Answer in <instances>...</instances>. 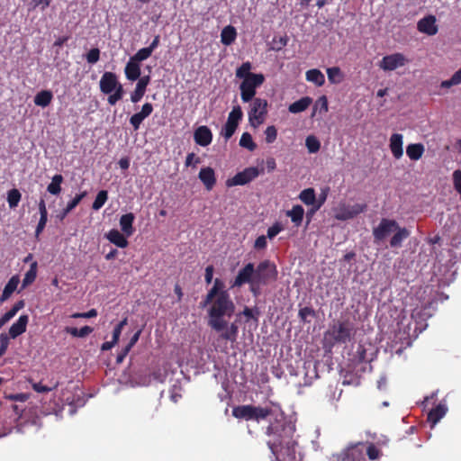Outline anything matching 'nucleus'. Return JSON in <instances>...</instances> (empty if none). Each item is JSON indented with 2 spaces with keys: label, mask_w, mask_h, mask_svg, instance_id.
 <instances>
[{
  "label": "nucleus",
  "mask_w": 461,
  "mask_h": 461,
  "mask_svg": "<svg viewBox=\"0 0 461 461\" xmlns=\"http://www.w3.org/2000/svg\"><path fill=\"white\" fill-rule=\"evenodd\" d=\"M240 146L249 149V151H253L257 148V145L253 141L251 134L249 132H244L241 135V138L240 140Z\"/></svg>",
  "instance_id": "nucleus-40"
},
{
  "label": "nucleus",
  "mask_w": 461,
  "mask_h": 461,
  "mask_svg": "<svg viewBox=\"0 0 461 461\" xmlns=\"http://www.w3.org/2000/svg\"><path fill=\"white\" fill-rule=\"evenodd\" d=\"M37 276V262L32 263L30 266V269L25 273L24 278L23 280L22 287L25 288L26 286L32 284Z\"/></svg>",
  "instance_id": "nucleus-37"
},
{
  "label": "nucleus",
  "mask_w": 461,
  "mask_h": 461,
  "mask_svg": "<svg viewBox=\"0 0 461 461\" xmlns=\"http://www.w3.org/2000/svg\"><path fill=\"white\" fill-rule=\"evenodd\" d=\"M328 79L331 84H339L343 79V75L339 67L327 68Z\"/></svg>",
  "instance_id": "nucleus-38"
},
{
  "label": "nucleus",
  "mask_w": 461,
  "mask_h": 461,
  "mask_svg": "<svg viewBox=\"0 0 461 461\" xmlns=\"http://www.w3.org/2000/svg\"><path fill=\"white\" fill-rule=\"evenodd\" d=\"M213 277V267L212 265L207 266L205 268L204 279L206 284H211Z\"/></svg>",
  "instance_id": "nucleus-61"
},
{
  "label": "nucleus",
  "mask_w": 461,
  "mask_h": 461,
  "mask_svg": "<svg viewBox=\"0 0 461 461\" xmlns=\"http://www.w3.org/2000/svg\"><path fill=\"white\" fill-rule=\"evenodd\" d=\"M47 221H48V217H40V221L38 222V225L36 227V230H35V233L36 235L38 236L41 232H42V230H44L45 226H46V223H47Z\"/></svg>",
  "instance_id": "nucleus-62"
},
{
  "label": "nucleus",
  "mask_w": 461,
  "mask_h": 461,
  "mask_svg": "<svg viewBox=\"0 0 461 461\" xmlns=\"http://www.w3.org/2000/svg\"><path fill=\"white\" fill-rule=\"evenodd\" d=\"M447 408L444 404H438L433 408L428 414V420L434 427L446 414Z\"/></svg>",
  "instance_id": "nucleus-26"
},
{
  "label": "nucleus",
  "mask_w": 461,
  "mask_h": 461,
  "mask_svg": "<svg viewBox=\"0 0 461 461\" xmlns=\"http://www.w3.org/2000/svg\"><path fill=\"white\" fill-rule=\"evenodd\" d=\"M424 152V146L421 143L410 144L406 148V154L411 160H418Z\"/></svg>",
  "instance_id": "nucleus-31"
},
{
  "label": "nucleus",
  "mask_w": 461,
  "mask_h": 461,
  "mask_svg": "<svg viewBox=\"0 0 461 461\" xmlns=\"http://www.w3.org/2000/svg\"><path fill=\"white\" fill-rule=\"evenodd\" d=\"M461 84V68L456 71L452 77L447 79L444 80L440 84L441 88H449L453 86H457Z\"/></svg>",
  "instance_id": "nucleus-41"
},
{
  "label": "nucleus",
  "mask_w": 461,
  "mask_h": 461,
  "mask_svg": "<svg viewBox=\"0 0 461 461\" xmlns=\"http://www.w3.org/2000/svg\"><path fill=\"white\" fill-rule=\"evenodd\" d=\"M150 82L149 76H144L139 78L135 90L131 95V101L134 104L139 103L146 93L148 85Z\"/></svg>",
  "instance_id": "nucleus-15"
},
{
  "label": "nucleus",
  "mask_w": 461,
  "mask_h": 461,
  "mask_svg": "<svg viewBox=\"0 0 461 461\" xmlns=\"http://www.w3.org/2000/svg\"><path fill=\"white\" fill-rule=\"evenodd\" d=\"M97 316V311L95 309H91L86 312H76L71 315L74 319H89Z\"/></svg>",
  "instance_id": "nucleus-52"
},
{
  "label": "nucleus",
  "mask_w": 461,
  "mask_h": 461,
  "mask_svg": "<svg viewBox=\"0 0 461 461\" xmlns=\"http://www.w3.org/2000/svg\"><path fill=\"white\" fill-rule=\"evenodd\" d=\"M236 37V29L232 25H227L221 30V42L225 46H230L234 42Z\"/></svg>",
  "instance_id": "nucleus-28"
},
{
  "label": "nucleus",
  "mask_w": 461,
  "mask_h": 461,
  "mask_svg": "<svg viewBox=\"0 0 461 461\" xmlns=\"http://www.w3.org/2000/svg\"><path fill=\"white\" fill-rule=\"evenodd\" d=\"M260 314L259 309L258 307L249 308L245 306L242 312H239L236 316L237 319L243 315L246 318V322H249L250 320H253L255 322L258 321V316Z\"/></svg>",
  "instance_id": "nucleus-34"
},
{
  "label": "nucleus",
  "mask_w": 461,
  "mask_h": 461,
  "mask_svg": "<svg viewBox=\"0 0 461 461\" xmlns=\"http://www.w3.org/2000/svg\"><path fill=\"white\" fill-rule=\"evenodd\" d=\"M135 220V215L132 212H129L123 214L120 218V227L122 233L126 237H130L134 233L133 221Z\"/></svg>",
  "instance_id": "nucleus-19"
},
{
  "label": "nucleus",
  "mask_w": 461,
  "mask_h": 461,
  "mask_svg": "<svg viewBox=\"0 0 461 461\" xmlns=\"http://www.w3.org/2000/svg\"><path fill=\"white\" fill-rule=\"evenodd\" d=\"M255 267L253 263H248L244 267L240 269L235 277L232 286L240 287L244 284H250L254 279Z\"/></svg>",
  "instance_id": "nucleus-11"
},
{
  "label": "nucleus",
  "mask_w": 461,
  "mask_h": 461,
  "mask_svg": "<svg viewBox=\"0 0 461 461\" xmlns=\"http://www.w3.org/2000/svg\"><path fill=\"white\" fill-rule=\"evenodd\" d=\"M108 199V193L106 190H101L100 192H98L93 204H92V208L95 210V211H98L99 209H101L104 204L106 203Z\"/></svg>",
  "instance_id": "nucleus-42"
},
{
  "label": "nucleus",
  "mask_w": 461,
  "mask_h": 461,
  "mask_svg": "<svg viewBox=\"0 0 461 461\" xmlns=\"http://www.w3.org/2000/svg\"><path fill=\"white\" fill-rule=\"evenodd\" d=\"M130 350L131 348L125 346V348L117 355L116 362L119 364L122 363L128 355V353L130 352Z\"/></svg>",
  "instance_id": "nucleus-63"
},
{
  "label": "nucleus",
  "mask_w": 461,
  "mask_h": 461,
  "mask_svg": "<svg viewBox=\"0 0 461 461\" xmlns=\"http://www.w3.org/2000/svg\"><path fill=\"white\" fill-rule=\"evenodd\" d=\"M305 146L310 153H316L320 150L321 142L312 135H310L305 140Z\"/></svg>",
  "instance_id": "nucleus-43"
},
{
  "label": "nucleus",
  "mask_w": 461,
  "mask_h": 461,
  "mask_svg": "<svg viewBox=\"0 0 461 461\" xmlns=\"http://www.w3.org/2000/svg\"><path fill=\"white\" fill-rule=\"evenodd\" d=\"M265 80L262 74L249 75V77L245 78L240 86V97L243 103H249L252 101L256 95V89L260 86Z\"/></svg>",
  "instance_id": "nucleus-4"
},
{
  "label": "nucleus",
  "mask_w": 461,
  "mask_h": 461,
  "mask_svg": "<svg viewBox=\"0 0 461 461\" xmlns=\"http://www.w3.org/2000/svg\"><path fill=\"white\" fill-rule=\"evenodd\" d=\"M366 454L369 459L375 460L379 456V450L375 445L371 444L367 447Z\"/></svg>",
  "instance_id": "nucleus-56"
},
{
  "label": "nucleus",
  "mask_w": 461,
  "mask_h": 461,
  "mask_svg": "<svg viewBox=\"0 0 461 461\" xmlns=\"http://www.w3.org/2000/svg\"><path fill=\"white\" fill-rule=\"evenodd\" d=\"M140 333H141V330H139L138 331H136L133 336L131 338L129 343L126 345L127 347H129L131 349V348L137 343V341L139 340L140 339Z\"/></svg>",
  "instance_id": "nucleus-64"
},
{
  "label": "nucleus",
  "mask_w": 461,
  "mask_h": 461,
  "mask_svg": "<svg viewBox=\"0 0 461 461\" xmlns=\"http://www.w3.org/2000/svg\"><path fill=\"white\" fill-rule=\"evenodd\" d=\"M337 343H348L355 335L354 325L348 320L339 321L327 332Z\"/></svg>",
  "instance_id": "nucleus-3"
},
{
  "label": "nucleus",
  "mask_w": 461,
  "mask_h": 461,
  "mask_svg": "<svg viewBox=\"0 0 461 461\" xmlns=\"http://www.w3.org/2000/svg\"><path fill=\"white\" fill-rule=\"evenodd\" d=\"M242 116L243 113L241 107L240 105L234 106L229 113L227 122L221 131V135L223 136L226 140L232 137L239 125V122L242 119Z\"/></svg>",
  "instance_id": "nucleus-8"
},
{
  "label": "nucleus",
  "mask_w": 461,
  "mask_h": 461,
  "mask_svg": "<svg viewBox=\"0 0 461 461\" xmlns=\"http://www.w3.org/2000/svg\"><path fill=\"white\" fill-rule=\"evenodd\" d=\"M127 324V318L121 321L113 329L112 340L117 344L123 327Z\"/></svg>",
  "instance_id": "nucleus-50"
},
{
  "label": "nucleus",
  "mask_w": 461,
  "mask_h": 461,
  "mask_svg": "<svg viewBox=\"0 0 461 461\" xmlns=\"http://www.w3.org/2000/svg\"><path fill=\"white\" fill-rule=\"evenodd\" d=\"M251 69V63L249 61L242 63V65L237 68L236 70V77L238 78H245L249 77V75H255L254 73L250 72Z\"/></svg>",
  "instance_id": "nucleus-44"
},
{
  "label": "nucleus",
  "mask_w": 461,
  "mask_h": 461,
  "mask_svg": "<svg viewBox=\"0 0 461 461\" xmlns=\"http://www.w3.org/2000/svg\"><path fill=\"white\" fill-rule=\"evenodd\" d=\"M52 0H32L33 8L41 6V10L44 11L51 3Z\"/></svg>",
  "instance_id": "nucleus-57"
},
{
  "label": "nucleus",
  "mask_w": 461,
  "mask_h": 461,
  "mask_svg": "<svg viewBox=\"0 0 461 461\" xmlns=\"http://www.w3.org/2000/svg\"><path fill=\"white\" fill-rule=\"evenodd\" d=\"M86 195V192H82L78 194H77L68 203L67 206L57 215L59 221H63L67 215L74 210L78 203L84 199Z\"/></svg>",
  "instance_id": "nucleus-24"
},
{
  "label": "nucleus",
  "mask_w": 461,
  "mask_h": 461,
  "mask_svg": "<svg viewBox=\"0 0 461 461\" xmlns=\"http://www.w3.org/2000/svg\"><path fill=\"white\" fill-rule=\"evenodd\" d=\"M64 178L60 174L53 176L51 182L47 186V191L53 195H58L61 192V184Z\"/></svg>",
  "instance_id": "nucleus-33"
},
{
  "label": "nucleus",
  "mask_w": 461,
  "mask_h": 461,
  "mask_svg": "<svg viewBox=\"0 0 461 461\" xmlns=\"http://www.w3.org/2000/svg\"><path fill=\"white\" fill-rule=\"evenodd\" d=\"M198 177L208 191L212 190L216 183L214 170L210 167L201 168Z\"/></svg>",
  "instance_id": "nucleus-17"
},
{
  "label": "nucleus",
  "mask_w": 461,
  "mask_h": 461,
  "mask_svg": "<svg viewBox=\"0 0 461 461\" xmlns=\"http://www.w3.org/2000/svg\"><path fill=\"white\" fill-rule=\"evenodd\" d=\"M22 194L18 189H11L7 193V202L9 204V207L11 209L15 208L18 206L19 202L21 201Z\"/></svg>",
  "instance_id": "nucleus-39"
},
{
  "label": "nucleus",
  "mask_w": 461,
  "mask_h": 461,
  "mask_svg": "<svg viewBox=\"0 0 461 461\" xmlns=\"http://www.w3.org/2000/svg\"><path fill=\"white\" fill-rule=\"evenodd\" d=\"M267 238L264 235H261L257 238L255 240L254 247L257 249H264L267 247Z\"/></svg>",
  "instance_id": "nucleus-59"
},
{
  "label": "nucleus",
  "mask_w": 461,
  "mask_h": 461,
  "mask_svg": "<svg viewBox=\"0 0 461 461\" xmlns=\"http://www.w3.org/2000/svg\"><path fill=\"white\" fill-rule=\"evenodd\" d=\"M312 99L309 96L302 97L301 99L294 102L288 107L291 113H299L305 111L312 104Z\"/></svg>",
  "instance_id": "nucleus-27"
},
{
  "label": "nucleus",
  "mask_w": 461,
  "mask_h": 461,
  "mask_svg": "<svg viewBox=\"0 0 461 461\" xmlns=\"http://www.w3.org/2000/svg\"><path fill=\"white\" fill-rule=\"evenodd\" d=\"M89 64H95L100 59V50L98 48L91 49L86 55Z\"/></svg>",
  "instance_id": "nucleus-49"
},
{
  "label": "nucleus",
  "mask_w": 461,
  "mask_h": 461,
  "mask_svg": "<svg viewBox=\"0 0 461 461\" xmlns=\"http://www.w3.org/2000/svg\"><path fill=\"white\" fill-rule=\"evenodd\" d=\"M146 119V117L141 113V112H139V113H134L131 118H130V123L131 124V126L133 127V129L135 131L139 130L140 129V124L142 123V122Z\"/></svg>",
  "instance_id": "nucleus-47"
},
{
  "label": "nucleus",
  "mask_w": 461,
  "mask_h": 461,
  "mask_svg": "<svg viewBox=\"0 0 461 461\" xmlns=\"http://www.w3.org/2000/svg\"><path fill=\"white\" fill-rule=\"evenodd\" d=\"M199 163H201V159H200V158H195L194 153H189L186 156L185 162V167H191V166L195 167Z\"/></svg>",
  "instance_id": "nucleus-54"
},
{
  "label": "nucleus",
  "mask_w": 461,
  "mask_h": 461,
  "mask_svg": "<svg viewBox=\"0 0 461 461\" xmlns=\"http://www.w3.org/2000/svg\"><path fill=\"white\" fill-rule=\"evenodd\" d=\"M105 238L111 243L122 249L126 248L129 244L126 236L116 229H113L105 233Z\"/></svg>",
  "instance_id": "nucleus-20"
},
{
  "label": "nucleus",
  "mask_w": 461,
  "mask_h": 461,
  "mask_svg": "<svg viewBox=\"0 0 461 461\" xmlns=\"http://www.w3.org/2000/svg\"><path fill=\"white\" fill-rule=\"evenodd\" d=\"M300 200L306 205H314L316 203V195L313 188H306L299 194Z\"/></svg>",
  "instance_id": "nucleus-36"
},
{
  "label": "nucleus",
  "mask_w": 461,
  "mask_h": 461,
  "mask_svg": "<svg viewBox=\"0 0 461 461\" xmlns=\"http://www.w3.org/2000/svg\"><path fill=\"white\" fill-rule=\"evenodd\" d=\"M402 135L400 133H393L390 138V149L395 158H400L403 154L402 149Z\"/></svg>",
  "instance_id": "nucleus-21"
},
{
  "label": "nucleus",
  "mask_w": 461,
  "mask_h": 461,
  "mask_svg": "<svg viewBox=\"0 0 461 461\" xmlns=\"http://www.w3.org/2000/svg\"><path fill=\"white\" fill-rule=\"evenodd\" d=\"M9 346V338L6 334H0V353L4 355Z\"/></svg>",
  "instance_id": "nucleus-55"
},
{
  "label": "nucleus",
  "mask_w": 461,
  "mask_h": 461,
  "mask_svg": "<svg viewBox=\"0 0 461 461\" xmlns=\"http://www.w3.org/2000/svg\"><path fill=\"white\" fill-rule=\"evenodd\" d=\"M408 62L402 53H393L384 56L379 62V67L384 71H392L398 68L403 67Z\"/></svg>",
  "instance_id": "nucleus-10"
},
{
  "label": "nucleus",
  "mask_w": 461,
  "mask_h": 461,
  "mask_svg": "<svg viewBox=\"0 0 461 461\" xmlns=\"http://www.w3.org/2000/svg\"><path fill=\"white\" fill-rule=\"evenodd\" d=\"M93 330H94L93 328H91L90 326H84L81 329H77L74 327H67L66 328V332L75 338H86L90 333H92Z\"/></svg>",
  "instance_id": "nucleus-35"
},
{
  "label": "nucleus",
  "mask_w": 461,
  "mask_h": 461,
  "mask_svg": "<svg viewBox=\"0 0 461 461\" xmlns=\"http://www.w3.org/2000/svg\"><path fill=\"white\" fill-rule=\"evenodd\" d=\"M418 30L420 32L426 33L429 36H433L438 32V26L436 25V17L433 15H428L418 22Z\"/></svg>",
  "instance_id": "nucleus-13"
},
{
  "label": "nucleus",
  "mask_w": 461,
  "mask_h": 461,
  "mask_svg": "<svg viewBox=\"0 0 461 461\" xmlns=\"http://www.w3.org/2000/svg\"><path fill=\"white\" fill-rule=\"evenodd\" d=\"M282 230L281 226L278 223L274 224L267 230V237L269 239L275 238Z\"/></svg>",
  "instance_id": "nucleus-58"
},
{
  "label": "nucleus",
  "mask_w": 461,
  "mask_h": 461,
  "mask_svg": "<svg viewBox=\"0 0 461 461\" xmlns=\"http://www.w3.org/2000/svg\"><path fill=\"white\" fill-rule=\"evenodd\" d=\"M141 113L146 117L148 118L153 112V105L152 104L150 103H146L142 105L141 107V110H140Z\"/></svg>",
  "instance_id": "nucleus-60"
},
{
  "label": "nucleus",
  "mask_w": 461,
  "mask_h": 461,
  "mask_svg": "<svg viewBox=\"0 0 461 461\" xmlns=\"http://www.w3.org/2000/svg\"><path fill=\"white\" fill-rule=\"evenodd\" d=\"M360 456L358 451L352 447L348 449L345 453L340 455V459L342 461H359L357 457Z\"/></svg>",
  "instance_id": "nucleus-46"
},
{
  "label": "nucleus",
  "mask_w": 461,
  "mask_h": 461,
  "mask_svg": "<svg viewBox=\"0 0 461 461\" xmlns=\"http://www.w3.org/2000/svg\"><path fill=\"white\" fill-rule=\"evenodd\" d=\"M395 229H398V222L395 220L383 218L379 224L373 229L374 242L380 244L392 234Z\"/></svg>",
  "instance_id": "nucleus-7"
},
{
  "label": "nucleus",
  "mask_w": 461,
  "mask_h": 461,
  "mask_svg": "<svg viewBox=\"0 0 461 461\" xmlns=\"http://www.w3.org/2000/svg\"><path fill=\"white\" fill-rule=\"evenodd\" d=\"M298 316L303 322H307L309 316H315V311L312 307H303L299 310Z\"/></svg>",
  "instance_id": "nucleus-48"
},
{
  "label": "nucleus",
  "mask_w": 461,
  "mask_h": 461,
  "mask_svg": "<svg viewBox=\"0 0 461 461\" xmlns=\"http://www.w3.org/2000/svg\"><path fill=\"white\" fill-rule=\"evenodd\" d=\"M267 113V101L262 98H255L249 111V122L253 128H258L265 121Z\"/></svg>",
  "instance_id": "nucleus-6"
},
{
  "label": "nucleus",
  "mask_w": 461,
  "mask_h": 461,
  "mask_svg": "<svg viewBox=\"0 0 461 461\" xmlns=\"http://www.w3.org/2000/svg\"><path fill=\"white\" fill-rule=\"evenodd\" d=\"M20 279L18 276H14L10 278L8 283L5 285L3 294L0 296V303H3L5 302L9 297L12 295V294L16 290L18 285H19Z\"/></svg>",
  "instance_id": "nucleus-25"
},
{
  "label": "nucleus",
  "mask_w": 461,
  "mask_h": 461,
  "mask_svg": "<svg viewBox=\"0 0 461 461\" xmlns=\"http://www.w3.org/2000/svg\"><path fill=\"white\" fill-rule=\"evenodd\" d=\"M207 306L209 327L220 334V339L231 343L236 342L239 333L238 320L229 321L235 313L236 305L224 282L219 278L214 280L213 285L200 303V308Z\"/></svg>",
  "instance_id": "nucleus-2"
},
{
  "label": "nucleus",
  "mask_w": 461,
  "mask_h": 461,
  "mask_svg": "<svg viewBox=\"0 0 461 461\" xmlns=\"http://www.w3.org/2000/svg\"><path fill=\"white\" fill-rule=\"evenodd\" d=\"M393 233V235L390 240V247L393 249L401 248L402 241L411 235V231L407 228L401 227L399 224L398 229H395Z\"/></svg>",
  "instance_id": "nucleus-18"
},
{
  "label": "nucleus",
  "mask_w": 461,
  "mask_h": 461,
  "mask_svg": "<svg viewBox=\"0 0 461 461\" xmlns=\"http://www.w3.org/2000/svg\"><path fill=\"white\" fill-rule=\"evenodd\" d=\"M194 139L196 144L206 147L212 140V133L207 126H199L194 133Z\"/></svg>",
  "instance_id": "nucleus-14"
},
{
  "label": "nucleus",
  "mask_w": 461,
  "mask_h": 461,
  "mask_svg": "<svg viewBox=\"0 0 461 461\" xmlns=\"http://www.w3.org/2000/svg\"><path fill=\"white\" fill-rule=\"evenodd\" d=\"M232 415L237 419L257 421L268 418L266 442L276 461H303L301 453L295 450V426L286 420L278 404L272 403L266 407L240 405L232 409Z\"/></svg>",
  "instance_id": "nucleus-1"
},
{
  "label": "nucleus",
  "mask_w": 461,
  "mask_h": 461,
  "mask_svg": "<svg viewBox=\"0 0 461 461\" xmlns=\"http://www.w3.org/2000/svg\"><path fill=\"white\" fill-rule=\"evenodd\" d=\"M306 80L315 84L317 86H321L325 83V77L322 72L317 68H312L306 71Z\"/></svg>",
  "instance_id": "nucleus-30"
},
{
  "label": "nucleus",
  "mask_w": 461,
  "mask_h": 461,
  "mask_svg": "<svg viewBox=\"0 0 461 461\" xmlns=\"http://www.w3.org/2000/svg\"><path fill=\"white\" fill-rule=\"evenodd\" d=\"M53 98V95L49 90L39 92L34 97V104L41 107L48 106Z\"/></svg>",
  "instance_id": "nucleus-32"
},
{
  "label": "nucleus",
  "mask_w": 461,
  "mask_h": 461,
  "mask_svg": "<svg viewBox=\"0 0 461 461\" xmlns=\"http://www.w3.org/2000/svg\"><path fill=\"white\" fill-rule=\"evenodd\" d=\"M125 77L130 81H135L140 78V65L133 61L131 58L124 68Z\"/></svg>",
  "instance_id": "nucleus-22"
},
{
  "label": "nucleus",
  "mask_w": 461,
  "mask_h": 461,
  "mask_svg": "<svg viewBox=\"0 0 461 461\" xmlns=\"http://www.w3.org/2000/svg\"><path fill=\"white\" fill-rule=\"evenodd\" d=\"M118 82L117 76L114 73L104 72L99 82L101 92L104 95L112 94L116 88Z\"/></svg>",
  "instance_id": "nucleus-12"
},
{
  "label": "nucleus",
  "mask_w": 461,
  "mask_h": 461,
  "mask_svg": "<svg viewBox=\"0 0 461 461\" xmlns=\"http://www.w3.org/2000/svg\"><path fill=\"white\" fill-rule=\"evenodd\" d=\"M266 135V142L267 143H273L277 137V130L275 126L271 125L268 126L265 131Z\"/></svg>",
  "instance_id": "nucleus-51"
},
{
  "label": "nucleus",
  "mask_w": 461,
  "mask_h": 461,
  "mask_svg": "<svg viewBox=\"0 0 461 461\" xmlns=\"http://www.w3.org/2000/svg\"><path fill=\"white\" fill-rule=\"evenodd\" d=\"M262 285V284L258 283L254 280L249 284V291L253 294V296L258 297L260 295Z\"/></svg>",
  "instance_id": "nucleus-53"
},
{
  "label": "nucleus",
  "mask_w": 461,
  "mask_h": 461,
  "mask_svg": "<svg viewBox=\"0 0 461 461\" xmlns=\"http://www.w3.org/2000/svg\"><path fill=\"white\" fill-rule=\"evenodd\" d=\"M277 278V269L274 263L269 260L260 262L254 272V281L262 285H268Z\"/></svg>",
  "instance_id": "nucleus-5"
},
{
  "label": "nucleus",
  "mask_w": 461,
  "mask_h": 461,
  "mask_svg": "<svg viewBox=\"0 0 461 461\" xmlns=\"http://www.w3.org/2000/svg\"><path fill=\"white\" fill-rule=\"evenodd\" d=\"M152 54V51L148 48H142L139 50L131 59L133 61H136L138 63H140L141 61L146 60L149 59Z\"/></svg>",
  "instance_id": "nucleus-45"
},
{
  "label": "nucleus",
  "mask_w": 461,
  "mask_h": 461,
  "mask_svg": "<svg viewBox=\"0 0 461 461\" xmlns=\"http://www.w3.org/2000/svg\"><path fill=\"white\" fill-rule=\"evenodd\" d=\"M366 210V204L355 203L352 205H347L342 209L341 219L348 220L352 219L361 212Z\"/></svg>",
  "instance_id": "nucleus-23"
},
{
  "label": "nucleus",
  "mask_w": 461,
  "mask_h": 461,
  "mask_svg": "<svg viewBox=\"0 0 461 461\" xmlns=\"http://www.w3.org/2000/svg\"><path fill=\"white\" fill-rule=\"evenodd\" d=\"M29 322V316L26 314L21 315L18 320L12 324L9 329V336L12 339H16L26 330L27 324Z\"/></svg>",
  "instance_id": "nucleus-16"
},
{
  "label": "nucleus",
  "mask_w": 461,
  "mask_h": 461,
  "mask_svg": "<svg viewBox=\"0 0 461 461\" xmlns=\"http://www.w3.org/2000/svg\"><path fill=\"white\" fill-rule=\"evenodd\" d=\"M286 215L291 218L292 222H294L295 226H300L303 219L304 210L302 205L296 204L286 212Z\"/></svg>",
  "instance_id": "nucleus-29"
},
{
  "label": "nucleus",
  "mask_w": 461,
  "mask_h": 461,
  "mask_svg": "<svg viewBox=\"0 0 461 461\" xmlns=\"http://www.w3.org/2000/svg\"><path fill=\"white\" fill-rule=\"evenodd\" d=\"M258 175L259 170L258 167H247L243 171L237 173L232 178L228 179L226 185L228 186L244 185L257 178Z\"/></svg>",
  "instance_id": "nucleus-9"
}]
</instances>
